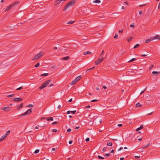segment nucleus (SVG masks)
I'll return each instance as SVG.
<instances>
[{"label": "nucleus", "instance_id": "nucleus-1", "mask_svg": "<svg viewBox=\"0 0 160 160\" xmlns=\"http://www.w3.org/2000/svg\"><path fill=\"white\" fill-rule=\"evenodd\" d=\"M76 1L75 0H72L69 2L66 5L63 9L64 11H65L69 7L73 6L75 3Z\"/></svg>", "mask_w": 160, "mask_h": 160}, {"label": "nucleus", "instance_id": "nucleus-2", "mask_svg": "<svg viewBox=\"0 0 160 160\" xmlns=\"http://www.w3.org/2000/svg\"><path fill=\"white\" fill-rule=\"evenodd\" d=\"M52 80L51 79H49L47 81L44 83L41 86H40L39 88L41 90L43 88H45L47 86H48V82H50Z\"/></svg>", "mask_w": 160, "mask_h": 160}, {"label": "nucleus", "instance_id": "nucleus-3", "mask_svg": "<svg viewBox=\"0 0 160 160\" xmlns=\"http://www.w3.org/2000/svg\"><path fill=\"white\" fill-rule=\"evenodd\" d=\"M32 112V108H30L28 109L26 112L22 114L21 115H20L19 117H22L25 115H26L28 114H30Z\"/></svg>", "mask_w": 160, "mask_h": 160}, {"label": "nucleus", "instance_id": "nucleus-4", "mask_svg": "<svg viewBox=\"0 0 160 160\" xmlns=\"http://www.w3.org/2000/svg\"><path fill=\"white\" fill-rule=\"evenodd\" d=\"M43 54V52H40V53L38 54L37 55L35 56L32 59V60L33 61H35L37 60L39 58L41 57Z\"/></svg>", "mask_w": 160, "mask_h": 160}, {"label": "nucleus", "instance_id": "nucleus-5", "mask_svg": "<svg viewBox=\"0 0 160 160\" xmlns=\"http://www.w3.org/2000/svg\"><path fill=\"white\" fill-rule=\"evenodd\" d=\"M19 3V2L18 1H16L14 2V3L12 4L11 5L9 6V7H8L5 10L4 12H6L7 11L10 10L12 7L14 6L16 4H18Z\"/></svg>", "mask_w": 160, "mask_h": 160}, {"label": "nucleus", "instance_id": "nucleus-6", "mask_svg": "<svg viewBox=\"0 0 160 160\" xmlns=\"http://www.w3.org/2000/svg\"><path fill=\"white\" fill-rule=\"evenodd\" d=\"M99 57L102 58L101 59H99L98 60L96 61L95 62V65H98V64H99L101 62H102L103 60H104V58L102 56H101V55H100L99 56Z\"/></svg>", "mask_w": 160, "mask_h": 160}, {"label": "nucleus", "instance_id": "nucleus-7", "mask_svg": "<svg viewBox=\"0 0 160 160\" xmlns=\"http://www.w3.org/2000/svg\"><path fill=\"white\" fill-rule=\"evenodd\" d=\"M11 108L9 107H3L2 108V110H3L6 112L9 111L11 109Z\"/></svg>", "mask_w": 160, "mask_h": 160}, {"label": "nucleus", "instance_id": "nucleus-8", "mask_svg": "<svg viewBox=\"0 0 160 160\" xmlns=\"http://www.w3.org/2000/svg\"><path fill=\"white\" fill-rule=\"evenodd\" d=\"M23 100V99L20 98H15L13 100V101L14 102H20L22 101Z\"/></svg>", "mask_w": 160, "mask_h": 160}, {"label": "nucleus", "instance_id": "nucleus-9", "mask_svg": "<svg viewBox=\"0 0 160 160\" xmlns=\"http://www.w3.org/2000/svg\"><path fill=\"white\" fill-rule=\"evenodd\" d=\"M46 119V120L47 121H53V118L52 117H45L44 118H42L41 119Z\"/></svg>", "mask_w": 160, "mask_h": 160}, {"label": "nucleus", "instance_id": "nucleus-10", "mask_svg": "<svg viewBox=\"0 0 160 160\" xmlns=\"http://www.w3.org/2000/svg\"><path fill=\"white\" fill-rule=\"evenodd\" d=\"M62 1L61 0H56L55 1V5L56 6H58L59 4L61 3Z\"/></svg>", "mask_w": 160, "mask_h": 160}, {"label": "nucleus", "instance_id": "nucleus-11", "mask_svg": "<svg viewBox=\"0 0 160 160\" xmlns=\"http://www.w3.org/2000/svg\"><path fill=\"white\" fill-rule=\"evenodd\" d=\"M23 106V103H21L19 105H18L17 108V109L18 110H19L20 109L22 108Z\"/></svg>", "mask_w": 160, "mask_h": 160}, {"label": "nucleus", "instance_id": "nucleus-12", "mask_svg": "<svg viewBox=\"0 0 160 160\" xmlns=\"http://www.w3.org/2000/svg\"><path fill=\"white\" fill-rule=\"evenodd\" d=\"M156 39L158 40H160V36L158 35H157L154 37V38L152 39Z\"/></svg>", "mask_w": 160, "mask_h": 160}, {"label": "nucleus", "instance_id": "nucleus-13", "mask_svg": "<svg viewBox=\"0 0 160 160\" xmlns=\"http://www.w3.org/2000/svg\"><path fill=\"white\" fill-rule=\"evenodd\" d=\"M82 78V76L81 75L77 77L75 79V80L77 82L79 80Z\"/></svg>", "mask_w": 160, "mask_h": 160}, {"label": "nucleus", "instance_id": "nucleus-14", "mask_svg": "<svg viewBox=\"0 0 160 160\" xmlns=\"http://www.w3.org/2000/svg\"><path fill=\"white\" fill-rule=\"evenodd\" d=\"M70 58L69 56H67L66 57H64L62 58V60H67Z\"/></svg>", "mask_w": 160, "mask_h": 160}, {"label": "nucleus", "instance_id": "nucleus-15", "mask_svg": "<svg viewBox=\"0 0 160 160\" xmlns=\"http://www.w3.org/2000/svg\"><path fill=\"white\" fill-rule=\"evenodd\" d=\"M142 106V105L140 103L138 102L136 104V108H140Z\"/></svg>", "mask_w": 160, "mask_h": 160}, {"label": "nucleus", "instance_id": "nucleus-16", "mask_svg": "<svg viewBox=\"0 0 160 160\" xmlns=\"http://www.w3.org/2000/svg\"><path fill=\"white\" fill-rule=\"evenodd\" d=\"M143 128V127L142 125H141L139 128H137L136 130V131H139V130L142 129Z\"/></svg>", "mask_w": 160, "mask_h": 160}, {"label": "nucleus", "instance_id": "nucleus-17", "mask_svg": "<svg viewBox=\"0 0 160 160\" xmlns=\"http://www.w3.org/2000/svg\"><path fill=\"white\" fill-rule=\"evenodd\" d=\"M133 38L132 36H131L129 38H127L126 40L128 42L130 41Z\"/></svg>", "mask_w": 160, "mask_h": 160}, {"label": "nucleus", "instance_id": "nucleus-18", "mask_svg": "<svg viewBox=\"0 0 160 160\" xmlns=\"http://www.w3.org/2000/svg\"><path fill=\"white\" fill-rule=\"evenodd\" d=\"M77 82L76 81V80H73L71 82V83L70 85H73L75 84Z\"/></svg>", "mask_w": 160, "mask_h": 160}, {"label": "nucleus", "instance_id": "nucleus-19", "mask_svg": "<svg viewBox=\"0 0 160 160\" xmlns=\"http://www.w3.org/2000/svg\"><path fill=\"white\" fill-rule=\"evenodd\" d=\"M74 21H70L67 22V24H71L73 23H74Z\"/></svg>", "mask_w": 160, "mask_h": 160}, {"label": "nucleus", "instance_id": "nucleus-20", "mask_svg": "<svg viewBox=\"0 0 160 160\" xmlns=\"http://www.w3.org/2000/svg\"><path fill=\"white\" fill-rule=\"evenodd\" d=\"M107 145L108 146H111L112 145V143L111 142H107Z\"/></svg>", "mask_w": 160, "mask_h": 160}, {"label": "nucleus", "instance_id": "nucleus-21", "mask_svg": "<svg viewBox=\"0 0 160 160\" xmlns=\"http://www.w3.org/2000/svg\"><path fill=\"white\" fill-rule=\"evenodd\" d=\"M152 40H153L152 39H147L146 41L145 42L146 43H149V42H151L152 41Z\"/></svg>", "mask_w": 160, "mask_h": 160}, {"label": "nucleus", "instance_id": "nucleus-22", "mask_svg": "<svg viewBox=\"0 0 160 160\" xmlns=\"http://www.w3.org/2000/svg\"><path fill=\"white\" fill-rule=\"evenodd\" d=\"M91 53V52L89 51H87L86 52H84V53H83V54L84 55H86L87 54H90Z\"/></svg>", "mask_w": 160, "mask_h": 160}, {"label": "nucleus", "instance_id": "nucleus-23", "mask_svg": "<svg viewBox=\"0 0 160 160\" xmlns=\"http://www.w3.org/2000/svg\"><path fill=\"white\" fill-rule=\"evenodd\" d=\"M94 68H95V67H93L92 68H90V69H88V70L86 71V73H88V72H89L90 71V70H92V69H94Z\"/></svg>", "mask_w": 160, "mask_h": 160}, {"label": "nucleus", "instance_id": "nucleus-24", "mask_svg": "<svg viewBox=\"0 0 160 160\" xmlns=\"http://www.w3.org/2000/svg\"><path fill=\"white\" fill-rule=\"evenodd\" d=\"M150 145V142H148L147 144L144 147H143V148H148V147H149Z\"/></svg>", "mask_w": 160, "mask_h": 160}, {"label": "nucleus", "instance_id": "nucleus-25", "mask_svg": "<svg viewBox=\"0 0 160 160\" xmlns=\"http://www.w3.org/2000/svg\"><path fill=\"white\" fill-rule=\"evenodd\" d=\"M5 138L3 136H2L0 138V142L3 141Z\"/></svg>", "mask_w": 160, "mask_h": 160}, {"label": "nucleus", "instance_id": "nucleus-26", "mask_svg": "<svg viewBox=\"0 0 160 160\" xmlns=\"http://www.w3.org/2000/svg\"><path fill=\"white\" fill-rule=\"evenodd\" d=\"M93 2L94 3H100L101 1L99 0H95L93 1Z\"/></svg>", "mask_w": 160, "mask_h": 160}, {"label": "nucleus", "instance_id": "nucleus-27", "mask_svg": "<svg viewBox=\"0 0 160 160\" xmlns=\"http://www.w3.org/2000/svg\"><path fill=\"white\" fill-rule=\"evenodd\" d=\"M48 73H43L41 74V76H48Z\"/></svg>", "mask_w": 160, "mask_h": 160}, {"label": "nucleus", "instance_id": "nucleus-28", "mask_svg": "<svg viewBox=\"0 0 160 160\" xmlns=\"http://www.w3.org/2000/svg\"><path fill=\"white\" fill-rule=\"evenodd\" d=\"M160 72H157V71H153L152 72V73L153 74H158V73H160Z\"/></svg>", "mask_w": 160, "mask_h": 160}, {"label": "nucleus", "instance_id": "nucleus-29", "mask_svg": "<svg viewBox=\"0 0 160 160\" xmlns=\"http://www.w3.org/2000/svg\"><path fill=\"white\" fill-rule=\"evenodd\" d=\"M140 45L139 44H137L134 46L133 48H136L138 47Z\"/></svg>", "mask_w": 160, "mask_h": 160}, {"label": "nucleus", "instance_id": "nucleus-30", "mask_svg": "<svg viewBox=\"0 0 160 160\" xmlns=\"http://www.w3.org/2000/svg\"><path fill=\"white\" fill-rule=\"evenodd\" d=\"M136 60V58H133L132 59L128 61V62H131L135 61Z\"/></svg>", "mask_w": 160, "mask_h": 160}, {"label": "nucleus", "instance_id": "nucleus-31", "mask_svg": "<svg viewBox=\"0 0 160 160\" xmlns=\"http://www.w3.org/2000/svg\"><path fill=\"white\" fill-rule=\"evenodd\" d=\"M53 85V84L52 83L48 82V87H51Z\"/></svg>", "mask_w": 160, "mask_h": 160}, {"label": "nucleus", "instance_id": "nucleus-32", "mask_svg": "<svg viewBox=\"0 0 160 160\" xmlns=\"http://www.w3.org/2000/svg\"><path fill=\"white\" fill-rule=\"evenodd\" d=\"M98 158L100 159H104V158L99 155L98 156Z\"/></svg>", "mask_w": 160, "mask_h": 160}, {"label": "nucleus", "instance_id": "nucleus-33", "mask_svg": "<svg viewBox=\"0 0 160 160\" xmlns=\"http://www.w3.org/2000/svg\"><path fill=\"white\" fill-rule=\"evenodd\" d=\"M33 107V105L32 104H29L27 106V107Z\"/></svg>", "mask_w": 160, "mask_h": 160}, {"label": "nucleus", "instance_id": "nucleus-34", "mask_svg": "<svg viewBox=\"0 0 160 160\" xmlns=\"http://www.w3.org/2000/svg\"><path fill=\"white\" fill-rule=\"evenodd\" d=\"M14 96V94H12L9 95H7V96L8 97H12Z\"/></svg>", "mask_w": 160, "mask_h": 160}, {"label": "nucleus", "instance_id": "nucleus-35", "mask_svg": "<svg viewBox=\"0 0 160 160\" xmlns=\"http://www.w3.org/2000/svg\"><path fill=\"white\" fill-rule=\"evenodd\" d=\"M102 87L104 89H106L107 88V87L104 85H102Z\"/></svg>", "mask_w": 160, "mask_h": 160}, {"label": "nucleus", "instance_id": "nucleus-36", "mask_svg": "<svg viewBox=\"0 0 160 160\" xmlns=\"http://www.w3.org/2000/svg\"><path fill=\"white\" fill-rule=\"evenodd\" d=\"M39 151V149H37L35 150L34 153L35 154H36L38 153Z\"/></svg>", "mask_w": 160, "mask_h": 160}, {"label": "nucleus", "instance_id": "nucleus-37", "mask_svg": "<svg viewBox=\"0 0 160 160\" xmlns=\"http://www.w3.org/2000/svg\"><path fill=\"white\" fill-rule=\"evenodd\" d=\"M23 86H21L19 88H17L16 89V90H20L21 89H22V88H23Z\"/></svg>", "mask_w": 160, "mask_h": 160}, {"label": "nucleus", "instance_id": "nucleus-38", "mask_svg": "<svg viewBox=\"0 0 160 160\" xmlns=\"http://www.w3.org/2000/svg\"><path fill=\"white\" fill-rule=\"evenodd\" d=\"M39 63H38L35 65V67L36 68H37L39 66Z\"/></svg>", "mask_w": 160, "mask_h": 160}, {"label": "nucleus", "instance_id": "nucleus-39", "mask_svg": "<svg viewBox=\"0 0 160 160\" xmlns=\"http://www.w3.org/2000/svg\"><path fill=\"white\" fill-rule=\"evenodd\" d=\"M118 35L117 34V33H116L115 36H114V38L115 39L117 38H118Z\"/></svg>", "mask_w": 160, "mask_h": 160}, {"label": "nucleus", "instance_id": "nucleus-40", "mask_svg": "<svg viewBox=\"0 0 160 160\" xmlns=\"http://www.w3.org/2000/svg\"><path fill=\"white\" fill-rule=\"evenodd\" d=\"M10 130H8V131L6 133L8 135H9V133H10Z\"/></svg>", "mask_w": 160, "mask_h": 160}, {"label": "nucleus", "instance_id": "nucleus-41", "mask_svg": "<svg viewBox=\"0 0 160 160\" xmlns=\"http://www.w3.org/2000/svg\"><path fill=\"white\" fill-rule=\"evenodd\" d=\"M70 112H71L73 114H75L76 112V110H74V111H70Z\"/></svg>", "mask_w": 160, "mask_h": 160}, {"label": "nucleus", "instance_id": "nucleus-42", "mask_svg": "<svg viewBox=\"0 0 160 160\" xmlns=\"http://www.w3.org/2000/svg\"><path fill=\"white\" fill-rule=\"evenodd\" d=\"M153 65H152L149 68V70H151L152 69V68L153 67Z\"/></svg>", "mask_w": 160, "mask_h": 160}, {"label": "nucleus", "instance_id": "nucleus-43", "mask_svg": "<svg viewBox=\"0 0 160 160\" xmlns=\"http://www.w3.org/2000/svg\"><path fill=\"white\" fill-rule=\"evenodd\" d=\"M134 25L133 24H131L130 26V27L131 28H134Z\"/></svg>", "mask_w": 160, "mask_h": 160}, {"label": "nucleus", "instance_id": "nucleus-44", "mask_svg": "<svg viewBox=\"0 0 160 160\" xmlns=\"http://www.w3.org/2000/svg\"><path fill=\"white\" fill-rule=\"evenodd\" d=\"M148 55L147 54H142L141 55V57H143L145 56H147Z\"/></svg>", "mask_w": 160, "mask_h": 160}, {"label": "nucleus", "instance_id": "nucleus-45", "mask_svg": "<svg viewBox=\"0 0 160 160\" xmlns=\"http://www.w3.org/2000/svg\"><path fill=\"white\" fill-rule=\"evenodd\" d=\"M106 147H104L102 149V150L103 152H104L105 151H106Z\"/></svg>", "mask_w": 160, "mask_h": 160}, {"label": "nucleus", "instance_id": "nucleus-46", "mask_svg": "<svg viewBox=\"0 0 160 160\" xmlns=\"http://www.w3.org/2000/svg\"><path fill=\"white\" fill-rule=\"evenodd\" d=\"M52 131L53 132H56L57 131V130L56 129H53L52 130Z\"/></svg>", "mask_w": 160, "mask_h": 160}, {"label": "nucleus", "instance_id": "nucleus-47", "mask_svg": "<svg viewBox=\"0 0 160 160\" xmlns=\"http://www.w3.org/2000/svg\"><path fill=\"white\" fill-rule=\"evenodd\" d=\"M110 154L109 153H107L105 154L104 155L105 156H110Z\"/></svg>", "mask_w": 160, "mask_h": 160}, {"label": "nucleus", "instance_id": "nucleus-48", "mask_svg": "<svg viewBox=\"0 0 160 160\" xmlns=\"http://www.w3.org/2000/svg\"><path fill=\"white\" fill-rule=\"evenodd\" d=\"M90 139L89 138H87L86 139L85 141L86 142H88L89 141Z\"/></svg>", "mask_w": 160, "mask_h": 160}, {"label": "nucleus", "instance_id": "nucleus-49", "mask_svg": "<svg viewBox=\"0 0 160 160\" xmlns=\"http://www.w3.org/2000/svg\"><path fill=\"white\" fill-rule=\"evenodd\" d=\"M97 101H98V100H97L94 99V100H92L91 101V102H97Z\"/></svg>", "mask_w": 160, "mask_h": 160}, {"label": "nucleus", "instance_id": "nucleus-50", "mask_svg": "<svg viewBox=\"0 0 160 160\" xmlns=\"http://www.w3.org/2000/svg\"><path fill=\"white\" fill-rule=\"evenodd\" d=\"M71 131V129L70 128H68L67 130V131L68 132H70Z\"/></svg>", "mask_w": 160, "mask_h": 160}, {"label": "nucleus", "instance_id": "nucleus-51", "mask_svg": "<svg viewBox=\"0 0 160 160\" xmlns=\"http://www.w3.org/2000/svg\"><path fill=\"white\" fill-rule=\"evenodd\" d=\"M106 86H106L108 88H110V87H112V86H110L108 84H107Z\"/></svg>", "mask_w": 160, "mask_h": 160}, {"label": "nucleus", "instance_id": "nucleus-52", "mask_svg": "<svg viewBox=\"0 0 160 160\" xmlns=\"http://www.w3.org/2000/svg\"><path fill=\"white\" fill-rule=\"evenodd\" d=\"M123 32V30L122 29L121 30H119V33H122Z\"/></svg>", "mask_w": 160, "mask_h": 160}, {"label": "nucleus", "instance_id": "nucleus-53", "mask_svg": "<svg viewBox=\"0 0 160 160\" xmlns=\"http://www.w3.org/2000/svg\"><path fill=\"white\" fill-rule=\"evenodd\" d=\"M57 123H58V122H54L52 123V124H57Z\"/></svg>", "mask_w": 160, "mask_h": 160}, {"label": "nucleus", "instance_id": "nucleus-54", "mask_svg": "<svg viewBox=\"0 0 160 160\" xmlns=\"http://www.w3.org/2000/svg\"><path fill=\"white\" fill-rule=\"evenodd\" d=\"M70 113H71L70 111H68L66 112L67 114H70Z\"/></svg>", "mask_w": 160, "mask_h": 160}, {"label": "nucleus", "instance_id": "nucleus-55", "mask_svg": "<svg viewBox=\"0 0 160 160\" xmlns=\"http://www.w3.org/2000/svg\"><path fill=\"white\" fill-rule=\"evenodd\" d=\"M72 142V140H70V141L69 142V143L70 144H71Z\"/></svg>", "mask_w": 160, "mask_h": 160}, {"label": "nucleus", "instance_id": "nucleus-56", "mask_svg": "<svg viewBox=\"0 0 160 160\" xmlns=\"http://www.w3.org/2000/svg\"><path fill=\"white\" fill-rule=\"evenodd\" d=\"M52 150L53 151H55L56 150V148H52Z\"/></svg>", "mask_w": 160, "mask_h": 160}, {"label": "nucleus", "instance_id": "nucleus-57", "mask_svg": "<svg viewBox=\"0 0 160 160\" xmlns=\"http://www.w3.org/2000/svg\"><path fill=\"white\" fill-rule=\"evenodd\" d=\"M124 3H125L127 5H128V3L127 2H124Z\"/></svg>", "mask_w": 160, "mask_h": 160}, {"label": "nucleus", "instance_id": "nucleus-58", "mask_svg": "<svg viewBox=\"0 0 160 160\" xmlns=\"http://www.w3.org/2000/svg\"><path fill=\"white\" fill-rule=\"evenodd\" d=\"M135 158L137 159V158H140V157L139 156H135Z\"/></svg>", "mask_w": 160, "mask_h": 160}, {"label": "nucleus", "instance_id": "nucleus-59", "mask_svg": "<svg viewBox=\"0 0 160 160\" xmlns=\"http://www.w3.org/2000/svg\"><path fill=\"white\" fill-rule=\"evenodd\" d=\"M142 11H139V14H142Z\"/></svg>", "mask_w": 160, "mask_h": 160}, {"label": "nucleus", "instance_id": "nucleus-60", "mask_svg": "<svg viewBox=\"0 0 160 160\" xmlns=\"http://www.w3.org/2000/svg\"><path fill=\"white\" fill-rule=\"evenodd\" d=\"M118 126H119V127H121L122 126V124H118Z\"/></svg>", "mask_w": 160, "mask_h": 160}, {"label": "nucleus", "instance_id": "nucleus-61", "mask_svg": "<svg viewBox=\"0 0 160 160\" xmlns=\"http://www.w3.org/2000/svg\"><path fill=\"white\" fill-rule=\"evenodd\" d=\"M90 107V106L89 105H88L86 107V108H89Z\"/></svg>", "mask_w": 160, "mask_h": 160}, {"label": "nucleus", "instance_id": "nucleus-62", "mask_svg": "<svg viewBox=\"0 0 160 160\" xmlns=\"http://www.w3.org/2000/svg\"><path fill=\"white\" fill-rule=\"evenodd\" d=\"M72 101V98H71L68 101V102H71Z\"/></svg>", "mask_w": 160, "mask_h": 160}, {"label": "nucleus", "instance_id": "nucleus-63", "mask_svg": "<svg viewBox=\"0 0 160 160\" xmlns=\"http://www.w3.org/2000/svg\"><path fill=\"white\" fill-rule=\"evenodd\" d=\"M8 135L6 133L5 135H3L5 138L7 137Z\"/></svg>", "mask_w": 160, "mask_h": 160}, {"label": "nucleus", "instance_id": "nucleus-64", "mask_svg": "<svg viewBox=\"0 0 160 160\" xmlns=\"http://www.w3.org/2000/svg\"><path fill=\"white\" fill-rule=\"evenodd\" d=\"M158 9H159L160 8V2L159 3L158 6Z\"/></svg>", "mask_w": 160, "mask_h": 160}]
</instances>
